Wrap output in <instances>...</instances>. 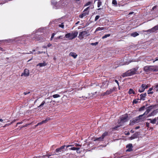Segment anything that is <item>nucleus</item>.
I'll list each match as a JSON object with an SVG mask.
<instances>
[{"label":"nucleus","instance_id":"1","mask_svg":"<svg viewBox=\"0 0 158 158\" xmlns=\"http://www.w3.org/2000/svg\"><path fill=\"white\" fill-rule=\"evenodd\" d=\"M149 111L150 110L148 109H147L146 111H145L143 114L140 115L138 117L134 118L130 124L133 125V123H139V122L142 121L143 120V118L142 117L144 115L148 114Z\"/></svg>","mask_w":158,"mask_h":158},{"label":"nucleus","instance_id":"2","mask_svg":"<svg viewBox=\"0 0 158 158\" xmlns=\"http://www.w3.org/2000/svg\"><path fill=\"white\" fill-rule=\"evenodd\" d=\"M138 69V68H136L133 69L131 70H129L125 73H124L123 74V77H125L126 76H129L134 74H137L138 73V72H137V70Z\"/></svg>","mask_w":158,"mask_h":158},{"label":"nucleus","instance_id":"3","mask_svg":"<svg viewBox=\"0 0 158 158\" xmlns=\"http://www.w3.org/2000/svg\"><path fill=\"white\" fill-rule=\"evenodd\" d=\"M128 120L127 114H125L123 115L121 117L120 120L118 121V123L119 125H118L117 127H116V128L122 126L124 123L128 121Z\"/></svg>","mask_w":158,"mask_h":158},{"label":"nucleus","instance_id":"4","mask_svg":"<svg viewBox=\"0 0 158 158\" xmlns=\"http://www.w3.org/2000/svg\"><path fill=\"white\" fill-rule=\"evenodd\" d=\"M144 70L147 73L150 71H158V67L156 66H147L144 68Z\"/></svg>","mask_w":158,"mask_h":158},{"label":"nucleus","instance_id":"5","mask_svg":"<svg viewBox=\"0 0 158 158\" xmlns=\"http://www.w3.org/2000/svg\"><path fill=\"white\" fill-rule=\"evenodd\" d=\"M78 34L77 31H74L71 33L66 34L65 35V37L66 38H68L69 40H72L77 36Z\"/></svg>","mask_w":158,"mask_h":158},{"label":"nucleus","instance_id":"6","mask_svg":"<svg viewBox=\"0 0 158 158\" xmlns=\"http://www.w3.org/2000/svg\"><path fill=\"white\" fill-rule=\"evenodd\" d=\"M88 34L86 31H83L79 33L78 37L80 40H82L84 37L88 36L89 35Z\"/></svg>","mask_w":158,"mask_h":158},{"label":"nucleus","instance_id":"7","mask_svg":"<svg viewBox=\"0 0 158 158\" xmlns=\"http://www.w3.org/2000/svg\"><path fill=\"white\" fill-rule=\"evenodd\" d=\"M148 87V85L145 84H143L140 87L139 91L140 93L143 92L146 89H147Z\"/></svg>","mask_w":158,"mask_h":158},{"label":"nucleus","instance_id":"8","mask_svg":"<svg viewBox=\"0 0 158 158\" xmlns=\"http://www.w3.org/2000/svg\"><path fill=\"white\" fill-rule=\"evenodd\" d=\"M29 75V71L27 69H25L23 73L21 75V76H24L25 77H27Z\"/></svg>","mask_w":158,"mask_h":158},{"label":"nucleus","instance_id":"9","mask_svg":"<svg viewBox=\"0 0 158 158\" xmlns=\"http://www.w3.org/2000/svg\"><path fill=\"white\" fill-rule=\"evenodd\" d=\"M114 90V88L110 89L109 90H107L106 92L102 93V96L107 95L111 93Z\"/></svg>","mask_w":158,"mask_h":158},{"label":"nucleus","instance_id":"10","mask_svg":"<svg viewBox=\"0 0 158 158\" xmlns=\"http://www.w3.org/2000/svg\"><path fill=\"white\" fill-rule=\"evenodd\" d=\"M126 147L127 148L126 151L130 152L132 150V145L131 143H129L127 145Z\"/></svg>","mask_w":158,"mask_h":158},{"label":"nucleus","instance_id":"11","mask_svg":"<svg viewBox=\"0 0 158 158\" xmlns=\"http://www.w3.org/2000/svg\"><path fill=\"white\" fill-rule=\"evenodd\" d=\"M158 113V109H156L152 111L150 114L148 116H154L156 115Z\"/></svg>","mask_w":158,"mask_h":158},{"label":"nucleus","instance_id":"12","mask_svg":"<svg viewBox=\"0 0 158 158\" xmlns=\"http://www.w3.org/2000/svg\"><path fill=\"white\" fill-rule=\"evenodd\" d=\"M147 120L149 121L151 123L154 124L156 123L157 122V118H156L153 119L148 118L147 119Z\"/></svg>","mask_w":158,"mask_h":158},{"label":"nucleus","instance_id":"13","mask_svg":"<svg viewBox=\"0 0 158 158\" xmlns=\"http://www.w3.org/2000/svg\"><path fill=\"white\" fill-rule=\"evenodd\" d=\"M139 135V132H136L133 134L130 138L131 139H132L135 138H136Z\"/></svg>","mask_w":158,"mask_h":158},{"label":"nucleus","instance_id":"14","mask_svg":"<svg viewBox=\"0 0 158 158\" xmlns=\"http://www.w3.org/2000/svg\"><path fill=\"white\" fill-rule=\"evenodd\" d=\"M65 147V145H64L61 147H60L57 148L56 149V151L57 152H61L62 151V150Z\"/></svg>","mask_w":158,"mask_h":158},{"label":"nucleus","instance_id":"15","mask_svg":"<svg viewBox=\"0 0 158 158\" xmlns=\"http://www.w3.org/2000/svg\"><path fill=\"white\" fill-rule=\"evenodd\" d=\"M50 119L49 118H47L45 120L42 121L41 122L39 123H37V125H40L43 123H46Z\"/></svg>","mask_w":158,"mask_h":158},{"label":"nucleus","instance_id":"16","mask_svg":"<svg viewBox=\"0 0 158 158\" xmlns=\"http://www.w3.org/2000/svg\"><path fill=\"white\" fill-rule=\"evenodd\" d=\"M46 64H46L45 62L44 61L43 63H40L38 64L37 65V66H39L40 67H42L46 66Z\"/></svg>","mask_w":158,"mask_h":158},{"label":"nucleus","instance_id":"17","mask_svg":"<svg viewBox=\"0 0 158 158\" xmlns=\"http://www.w3.org/2000/svg\"><path fill=\"white\" fill-rule=\"evenodd\" d=\"M69 56H71L73 57L74 58H76L77 56V55L75 53L73 52H71L69 53Z\"/></svg>","mask_w":158,"mask_h":158},{"label":"nucleus","instance_id":"18","mask_svg":"<svg viewBox=\"0 0 158 158\" xmlns=\"http://www.w3.org/2000/svg\"><path fill=\"white\" fill-rule=\"evenodd\" d=\"M146 95V93L143 94H141L140 95V99L143 100H144V98Z\"/></svg>","mask_w":158,"mask_h":158},{"label":"nucleus","instance_id":"19","mask_svg":"<svg viewBox=\"0 0 158 158\" xmlns=\"http://www.w3.org/2000/svg\"><path fill=\"white\" fill-rule=\"evenodd\" d=\"M152 89L154 90L153 88H153H150V89H149L148 90V94H152L153 93V92L152 91Z\"/></svg>","mask_w":158,"mask_h":158},{"label":"nucleus","instance_id":"20","mask_svg":"<svg viewBox=\"0 0 158 158\" xmlns=\"http://www.w3.org/2000/svg\"><path fill=\"white\" fill-rule=\"evenodd\" d=\"M103 140V139L102 138V137H100L97 138L96 139H94V141H102Z\"/></svg>","mask_w":158,"mask_h":158},{"label":"nucleus","instance_id":"21","mask_svg":"<svg viewBox=\"0 0 158 158\" xmlns=\"http://www.w3.org/2000/svg\"><path fill=\"white\" fill-rule=\"evenodd\" d=\"M139 35V34L136 32H135L132 33L131 35V36L134 37H135L136 36L138 35Z\"/></svg>","mask_w":158,"mask_h":158},{"label":"nucleus","instance_id":"22","mask_svg":"<svg viewBox=\"0 0 158 158\" xmlns=\"http://www.w3.org/2000/svg\"><path fill=\"white\" fill-rule=\"evenodd\" d=\"M128 93L129 94H135V92L134 91L133 89H129V90L128 92Z\"/></svg>","mask_w":158,"mask_h":158},{"label":"nucleus","instance_id":"23","mask_svg":"<svg viewBox=\"0 0 158 158\" xmlns=\"http://www.w3.org/2000/svg\"><path fill=\"white\" fill-rule=\"evenodd\" d=\"M104 29V28L103 27H98L96 28V29L95 32H96L97 31H102V30H103Z\"/></svg>","mask_w":158,"mask_h":158},{"label":"nucleus","instance_id":"24","mask_svg":"<svg viewBox=\"0 0 158 158\" xmlns=\"http://www.w3.org/2000/svg\"><path fill=\"white\" fill-rule=\"evenodd\" d=\"M152 28L154 32L156 31H157L158 30V25Z\"/></svg>","mask_w":158,"mask_h":158},{"label":"nucleus","instance_id":"25","mask_svg":"<svg viewBox=\"0 0 158 158\" xmlns=\"http://www.w3.org/2000/svg\"><path fill=\"white\" fill-rule=\"evenodd\" d=\"M145 31V32H149V33H152V32H154L153 31V30L152 29V28L151 29H149L148 30H147V31Z\"/></svg>","mask_w":158,"mask_h":158},{"label":"nucleus","instance_id":"26","mask_svg":"<svg viewBox=\"0 0 158 158\" xmlns=\"http://www.w3.org/2000/svg\"><path fill=\"white\" fill-rule=\"evenodd\" d=\"M108 135V133L107 132H104L102 135V137L103 139L104 137Z\"/></svg>","mask_w":158,"mask_h":158},{"label":"nucleus","instance_id":"27","mask_svg":"<svg viewBox=\"0 0 158 158\" xmlns=\"http://www.w3.org/2000/svg\"><path fill=\"white\" fill-rule=\"evenodd\" d=\"M153 88L156 92H158V85L154 86L153 87Z\"/></svg>","mask_w":158,"mask_h":158},{"label":"nucleus","instance_id":"28","mask_svg":"<svg viewBox=\"0 0 158 158\" xmlns=\"http://www.w3.org/2000/svg\"><path fill=\"white\" fill-rule=\"evenodd\" d=\"M102 2L100 1V0H99L98 3V7H100L102 5Z\"/></svg>","mask_w":158,"mask_h":158},{"label":"nucleus","instance_id":"29","mask_svg":"<svg viewBox=\"0 0 158 158\" xmlns=\"http://www.w3.org/2000/svg\"><path fill=\"white\" fill-rule=\"evenodd\" d=\"M112 4L114 6H116L117 4V2L116 0H113L112 2Z\"/></svg>","mask_w":158,"mask_h":158},{"label":"nucleus","instance_id":"30","mask_svg":"<svg viewBox=\"0 0 158 158\" xmlns=\"http://www.w3.org/2000/svg\"><path fill=\"white\" fill-rule=\"evenodd\" d=\"M110 36V34H107L106 35H105L103 36L102 37V39H104L106 38L107 37H108Z\"/></svg>","mask_w":158,"mask_h":158},{"label":"nucleus","instance_id":"31","mask_svg":"<svg viewBox=\"0 0 158 158\" xmlns=\"http://www.w3.org/2000/svg\"><path fill=\"white\" fill-rule=\"evenodd\" d=\"M52 96L54 98H56L59 97H60V96L59 94H56L53 95Z\"/></svg>","mask_w":158,"mask_h":158},{"label":"nucleus","instance_id":"32","mask_svg":"<svg viewBox=\"0 0 158 158\" xmlns=\"http://www.w3.org/2000/svg\"><path fill=\"white\" fill-rule=\"evenodd\" d=\"M91 3V2H89L86 3L84 5V6H86L89 5H90Z\"/></svg>","mask_w":158,"mask_h":158},{"label":"nucleus","instance_id":"33","mask_svg":"<svg viewBox=\"0 0 158 158\" xmlns=\"http://www.w3.org/2000/svg\"><path fill=\"white\" fill-rule=\"evenodd\" d=\"M89 11H87L86 12H84L82 13V14L84 15V16H85L87 15H88L89 14Z\"/></svg>","mask_w":158,"mask_h":158},{"label":"nucleus","instance_id":"34","mask_svg":"<svg viewBox=\"0 0 158 158\" xmlns=\"http://www.w3.org/2000/svg\"><path fill=\"white\" fill-rule=\"evenodd\" d=\"M45 102L44 101H43L42 103H41V104L39 106H38V107H40L41 106H43L44 105V104H45Z\"/></svg>","mask_w":158,"mask_h":158},{"label":"nucleus","instance_id":"35","mask_svg":"<svg viewBox=\"0 0 158 158\" xmlns=\"http://www.w3.org/2000/svg\"><path fill=\"white\" fill-rule=\"evenodd\" d=\"M98 42H96L95 43H93L91 44V45H96L98 44Z\"/></svg>","mask_w":158,"mask_h":158},{"label":"nucleus","instance_id":"36","mask_svg":"<svg viewBox=\"0 0 158 158\" xmlns=\"http://www.w3.org/2000/svg\"><path fill=\"white\" fill-rule=\"evenodd\" d=\"M100 18L99 15H97L96 16L95 19V21H96Z\"/></svg>","mask_w":158,"mask_h":158},{"label":"nucleus","instance_id":"37","mask_svg":"<svg viewBox=\"0 0 158 158\" xmlns=\"http://www.w3.org/2000/svg\"><path fill=\"white\" fill-rule=\"evenodd\" d=\"M59 26L62 28H63L64 27V25L63 24V23H62L61 24H59Z\"/></svg>","mask_w":158,"mask_h":158},{"label":"nucleus","instance_id":"38","mask_svg":"<svg viewBox=\"0 0 158 158\" xmlns=\"http://www.w3.org/2000/svg\"><path fill=\"white\" fill-rule=\"evenodd\" d=\"M55 35V34L54 33H53L52 34L51 38H50V40H52V39L53 38L54 35Z\"/></svg>","mask_w":158,"mask_h":158},{"label":"nucleus","instance_id":"39","mask_svg":"<svg viewBox=\"0 0 158 158\" xmlns=\"http://www.w3.org/2000/svg\"><path fill=\"white\" fill-rule=\"evenodd\" d=\"M69 150H76V149L75 148V147H72L70 148H69Z\"/></svg>","mask_w":158,"mask_h":158},{"label":"nucleus","instance_id":"40","mask_svg":"<svg viewBox=\"0 0 158 158\" xmlns=\"http://www.w3.org/2000/svg\"><path fill=\"white\" fill-rule=\"evenodd\" d=\"M5 121V120H3L2 119H0V122L5 123L6 122H4Z\"/></svg>","mask_w":158,"mask_h":158},{"label":"nucleus","instance_id":"41","mask_svg":"<svg viewBox=\"0 0 158 158\" xmlns=\"http://www.w3.org/2000/svg\"><path fill=\"white\" fill-rule=\"evenodd\" d=\"M12 123V122L10 123L6 124L5 125V126H4V127H6L7 126H9V125H10Z\"/></svg>","mask_w":158,"mask_h":158},{"label":"nucleus","instance_id":"42","mask_svg":"<svg viewBox=\"0 0 158 158\" xmlns=\"http://www.w3.org/2000/svg\"><path fill=\"white\" fill-rule=\"evenodd\" d=\"M76 2L77 4H79L80 3V0H76Z\"/></svg>","mask_w":158,"mask_h":158},{"label":"nucleus","instance_id":"43","mask_svg":"<svg viewBox=\"0 0 158 158\" xmlns=\"http://www.w3.org/2000/svg\"><path fill=\"white\" fill-rule=\"evenodd\" d=\"M52 4L55 5V4L56 3V2H54V0H52Z\"/></svg>","mask_w":158,"mask_h":158},{"label":"nucleus","instance_id":"44","mask_svg":"<svg viewBox=\"0 0 158 158\" xmlns=\"http://www.w3.org/2000/svg\"><path fill=\"white\" fill-rule=\"evenodd\" d=\"M62 36H60L57 37V38H56V39H62Z\"/></svg>","mask_w":158,"mask_h":158},{"label":"nucleus","instance_id":"45","mask_svg":"<svg viewBox=\"0 0 158 158\" xmlns=\"http://www.w3.org/2000/svg\"><path fill=\"white\" fill-rule=\"evenodd\" d=\"M84 16V15L82 14L79 15V17L80 18H83Z\"/></svg>","mask_w":158,"mask_h":158},{"label":"nucleus","instance_id":"46","mask_svg":"<svg viewBox=\"0 0 158 158\" xmlns=\"http://www.w3.org/2000/svg\"><path fill=\"white\" fill-rule=\"evenodd\" d=\"M89 7H88L87 8H86V9H85L84 10V12H85V11H87L88 10V9H89Z\"/></svg>","mask_w":158,"mask_h":158},{"label":"nucleus","instance_id":"47","mask_svg":"<svg viewBox=\"0 0 158 158\" xmlns=\"http://www.w3.org/2000/svg\"><path fill=\"white\" fill-rule=\"evenodd\" d=\"M149 124L150 123H146V126L148 127L149 126Z\"/></svg>","mask_w":158,"mask_h":158},{"label":"nucleus","instance_id":"48","mask_svg":"<svg viewBox=\"0 0 158 158\" xmlns=\"http://www.w3.org/2000/svg\"><path fill=\"white\" fill-rule=\"evenodd\" d=\"M71 146H72V145H65V147H66L67 148H68L69 147H71Z\"/></svg>","mask_w":158,"mask_h":158},{"label":"nucleus","instance_id":"49","mask_svg":"<svg viewBox=\"0 0 158 158\" xmlns=\"http://www.w3.org/2000/svg\"><path fill=\"white\" fill-rule=\"evenodd\" d=\"M75 145L77 147V146L81 147V145H80V144H76Z\"/></svg>","mask_w":158,"mask_h":158},{"label":"nucleus","instance_id":"50","mask_svg":"<svg viewBox=\"0 0 158 158\" xmlns=\"http://www.w3.org/2000/svg\"><path fill=\"white\" fill-rule=\"evenodd\" d=\"M156 8V6H154L152 7V10H154Z\"/></svg>","mask_w":158,"mask_h":158},{"label":"nucleus","instance_id":"51","mask_svg":"<svg viewBox=\"0 0 158 158\" xmlns=\"http://www.w3.org/2000/svg\"><path fill=\"white\" fill-rule=\"evenodd\" d=\"M145 108V107L144 106V107H142L141 108H140V110H143Z\"/></svg>","mask_w":158,"mask_h":158},{"label":"nucleus","instance_id":"52","mask_svg":"<svg viewBox=\"0 0 158 158\" xmlns=\"http://www.w3.org/2000/svg\"><path fill=\"white\" fill-rule=\"evenodd\" d=\"M158 60V57L156 58V60H155L153 61V62H154L155 61H157Z\"/></svg>","mask_w":158,"mask_h":158},{"label":"nucleus","instance_id":"53","mask_svg":"<svg viewBox=\"0 0 158 158\" xmlns=\"http://www.w3.org/2000/svg\"><path fill=\"white\" fill-rule=\"evenodd\" d=\"M43 52H40V51H38V52H37V54H40V53H43Z\"/></svg>","mask_w":158,"mask_h":158},{"label":"nucleus","instance_id":"54","mask_svg":"<svg viewBox=\"0 0 158 158\" xmlns=\"http://www.w3.org/2000/svg\"><path fill=\"white\" fill-rule=\"evenodd\" d=\"M30 93V92H28L27 93H26V92H24V95H26L27 94H29Z\"/></svg>","mask_w":158,"mask_h":158},{"label":"nucleus","instance_id":"55","mask_svg":"<svg viewBox=\"0 0 158 158\" xmlns=\"http://www.w3.org/2000/svg\"><path fill=\"white\" fill-rule=\"evenodd\" d=\"M115 81L117 84L118 85H119L118 82L117 80H115Z\"/></svg>","mask_w":158,"mask_h":158},{"label":"nucleus","instance_id":"56","mask_svg":"<svg viewBox=\"0 0 158 158\" xmlns=\"http://www.w3.org/2000/svg\"><path fill=\"white\" fill-rule=\"evenodd\" d=\"M51 45H52V44H51L49 43V44H48L47 46L48 47H49L51 46Z\"/></svg>","mask_w":158,"mask_h":158},{"label":"nucleus","instance_id":"57","mask_svg":"<svg viewBox=\"0 0 158 158\" xmlns=\"http://www.w3.org/2000/svg\"><path fill=\"white\" fill-rule=\"evenodd\" d=\"M157 118V123H156V124L157 125L158 124V117L157 118Z\"/></svg>","mask_w":158,"mask_h":158},{"label":"nucleus","instance_id":"58","mask_svg":"<svg viewBox=\"0 0 158 158\" xmlns=\"http://www.w3.org/2000/svg\"><path fill=\"white\" fill-rule=\"evenodd\" d=\"M137 102L135 100H134L133 101V103H136Z\"/></svg>","mask_w":158,"mask_h":158},{"label":"nucleus","instance_id":"59","mask_svg":"<svg viewBox=\"0 0 158 158\" xmlns=\"http://www.w3.org/2000/svg\"><path fill=\"white\" fill-rule=\"evenodd\" d=\"M75 148L76 149V150H77V151L78 150L80 149L79 148H76L75 147Z\"/></svg>","mask_w":158,"mask_h":158},{"label":"nucleus","instance_id":"60","mask_svg":"<svg viewBox=\"0 0 158 158\" xmlns=\"http://www.w3.org/2000/svg\"><path fill=\"white\" fill-rule=\"evenodd\" d=\"M139 126L136 127H135V129H139Z\"/></svg>","mask_w":158,"mask_h":158},{"label":"nucleus","instance_id":"61","mask_svg":"<svg viewBox=\"0 0 158 158\" xmlns=\"http://www.w3.org/2000/svg\"><path fill=\"white\" fill-rule=\"evenodd\" d=\"M43 48H46L47 47L46 46H43Z\"/></svg>","mask_w":158,"mask_h":158},{"label":"nucleus","instance_id":"62","mask_svg":"<svg viewBox=\"0 0 158 158\" xmlns=\"http://www.w3.org/2000/svg\"><path fill=\"white\" fill-rule=\"evenodd\" d=\"M129 62H127L125 64H129Z\"/></svg>","mask_w":158,"mask_h":158},{"label":"nucleus","instance_id":"63","mask_svg":"<svg viewBox=\"0 0 158 158\" xmlns=\"http://www.w3.org/2000/svg\"><path fill=\"white\" fill-rule=\"evenodd\" d=\"M79 23V21H78L76 23V24H78Z\"/></svg>","mask_w":158,"mask_h":158},{"label":"nucleus","instance_id":"64","mask_svg":"<svg viewBox=\"0 0 158 158\" xmlns=\"http://www.w3.org/2000/svg\"><path fill=\"white\" fill-rule=\"evenodd\" d=\"M133 12H130L129 13V14H131L133 13Z\"/></svg>","mask_w":158,"mask_h":158}]
</instances>
